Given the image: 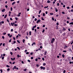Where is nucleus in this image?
<instances>
[{"mask_svg": "<svg viewBox=\"0 0 73 73\" xmlns=\"http://www.w3.org/2000/svg\"><path fill=\"white\" fill-rule=\"evenodd\" d=\"M6 33H3V35H6Z\"/></svg>", "mask_w": 73, "mask_h": 73, "instance_id": "obj_25", "label": "nucleus"}, {"mask_svg": "<svg viewBox=\"0 0 73 73\" xmlns=\"http://www.w3.org/2000/svg\"><path fill=\"white\" fill-rule=\"evenodd\" d=\"M28 62H31V60H28Z\"/></svg>", "mask_w": 73, "mask_h": 73, "instance_id": "obj_43", "label": "nucleus"}, {"mask_svg": "<svg viewBox=\"0 0 73 73\" xmlns=\"http://www.w3.org/2000/svg\"><path fill=\"white\" fill-rule=\"evenodd\" d=\"M0 70L1 71V72L3 73V70Z\"/></svg>", "mask_w": 73, "mask_h": 73, "instance_id": "obj_56", "label": "nucleus"}, {"mask_svg": "<svg viewBox=\"0 0 73 73\" xmlns=\"http://www.w3.org/2000/svg\"><path fill=\"white\" fill-rule=\"evenodd\" d=\"M7 22H8V23H9V20L7 19Z\"/></svg>", "mask_w": 73, "mask_h": 73, "instance_id": "obj_54", "label": "nucleus"}, {"mask_svg": "<svg viewBox=\"0 0 73 73\" xmlns=\"http://www.w3.org/2000/svg\"><path fill=\"white\" fill-rule=\"evenodd\" d=\"M55 9L56 12H58V9H57V8H55Z\"/></svg>", "mask_w": 73, "mask_h": 73, "instance_id": "obj_10", "label": "nucleus"}, {"mask_svg": "<svg viewBox=\"0 0 73 73\" xmlns=\"http://www.w3.org/2000/svg\"><path fill=\"white\" fill-rule=\"evenodd\" d=\"M66 30V29H65L64 28H63L62 30V31L63 32H65V31Z\"/></svg>", "mask_w": 73, "mask_h": 73, "instance_id": "obj_6", "label": "nucleus"}, {"mask_svg": "<svg viewBox=\"0 0 73 73\" xmlns=\"http://www.w3.org/2000/svg\"><path fill=\"white\" fill-rule=\"evenodd\" d=\"M12 9H13V8L12 7H11V11H12Z\"/></svg>", "mask_w": 73, "mask_h": 73, "instance_id": "obj_33", "label": "nucleus"}, {"mask_svg": "<svg viewBox=\"0 0 73 73\" xmlns=\"http://www.w3.org/2000/svg\"><path fill=\"white\" fill-rule=\"evenodd\" d=\"M63 52L66 53V52L67 51L66 50H63Z\"/></svg>", "mask_w": 73, "mask_h": 73, "instance_id": "obj_37", "label": "nucleus"}, {"mask_svg": "<svg viewBox=\"0 0 73 73\" xmlns=\"http://www.w3.org/2000/svg\"><path fill=\"white\" fill-rule=\"evenodd\" d=\"M4 11H5V9H4L2 10V12H4Z\"/></svg>", "mask_w": 73, "mask_h": 73, "instance_id": "obj_8", "label": "nucleus"}, {"mask_svg": "<svg viewBox=\"0 0 73 73\" xmlns=\"http://www.w3.org/2000/svg\"><path fill=\"white\" fill-rule=\"evenodd\" d=\"M40 69H43V70H45V67H44L42 66H40Z\"/></svg>", "mask_w": 73, "mask_h": 73, "instance_id": "obj_2", "label": "nucleus"}, {"mask_svg": "<svg viewBox=\"0 0 73 73\" xmlns=\"http://www.w3.org/2000/svg\"><path fill=\"white\" fill-rule=\"evenodd\" d=\"M24 71L26 72L27 71V69L25 68L24 70Z\"/></svg>", "mask_w": 73, "mask_h": 73, "instance_id": "obj_29", "label": "nucleus"}, {"mask_svg": "<svg viewBox=\"0 0 73 73\" xmlns=\"http://www.w3.org/2000/svg\"><path fill=\"white\" fill-rule=\"evenodd\" d=\"M17 57H18V58H19V57H20V56L19 55H17Z\"/></svg>", "mask_w": 73, "mask_h": 73, "instance_id": "obj_21", "label": "nucleus"}, {"mask_svg": "<svg viewBox=\"0 0 73 73\" xmlns=\"http://www.w3.org/2000/svg\"><path fill=\"white\" fill-rule=\"evenodd\" d=\"M6 67H7V68H9V67H10V66H8V65H6Z\"/></svg>", "mask_w": 73, "mask_h": 73, "instance_id": "obj_19", "label": "nucleus"}, {"mask_svg": "<svg viewBox=\"0 0 73 73\" xmlns=\"http://www.w3.org/2000/svg\"><path fill=\"white\" fill-rule=\"evenodd\" d=\"M46 63H44L43 64V66H45V65H46Z\"/></svg>", "mask_w": 73, "mask_h": 73, "instance_id": "obj_18", "label": "nucleus"}, {"mask_svg": "<svg viewBox=\"0 0 73 73\" xmlns=\"http://www.w3.org/2000/svg\"><path fill=\"white\" fill-rule=\"evenodd\" d=\"M25 39H23V43H24V42H25Z\"/></svg>", "mask_w": 73, "mask_h": 73, "instance_id": "obj_15", "label": "nucleus"}, {"mask_svg": "<svg viewBox=\"0 0 73 73\" xmlns=\"http://www.w3.org/2000/svg\"><path fill=\"white\" fill-rule=\"evenodd\" d=\"M11 40H12V39H10V40H9V42H11Z\"/></svg>", "mask_w": 73, "mask_h": 73, "instance_id": "obj_40", "label": "nucleus"}, {"mask_svg": "<svg viewBox=\"0 0 73 73\" xmlns=\"http://www.w3.org/2000/svg\"><path fill=\"white\" fill-rule=\"evenodd\" d=\"M16 41H14V42H11V44H12V45H13V44H15L16 43Z\"/></svg>", "mask_w": 73, "mask_h": 73, "instance_id": "obj_4", "label": "nucleus"}, {"mask_svg": "<svg viewBox=\"0 0 73 73\" xmlns=\"http://www.w3.org/2000/svg\"><path fill=\"white\" fill-rule=\"evenodd\" d=\"M67 9H69V8H70V7H67Z\"/></svg>", "mask_w": 73, "mask_h": 73, "instance_id": "obj_51", "label": "nucleus"}, {"mask_svg": "<svg viewBox=\"0 0 73 73\" xmlns=\"http://www.w3.org/2000/svg\"><path fill=\"white\" fill-rule=\"evenodd\" d=\"M62 14H65V12L63 11L62 12Z\"/></svg>", "mask_w": 73, "mask_h": 73, "instance_id": "obj_53", "label": "nucleus"}, {"mask_svg": "<svg viewBox=\"0 0 73 73\" xmlns=\"http://www.w3.org/2000/svg\"><path fill=\"white\" fill-rule=\"evenodd\" d=\"M5 7L6 8H8V6L7 5H6L5 6Z\"/></svg>", "mask_w": 73, "mask_h": 73, "instance_id": "obj_49", "label": "nucleus"}, {"mask_svg": "<svg viewBox=\"0 0 73 73\" xmlns=\"http://www.w3.org/2000/svg\"><path fill=\"white\" fill-rule=\"evenodd\" d=\"M7 15H5V16L4 17V18L5 19L7 18Z\"/></svg>", "mask_w": 73, "mask_h": 73, "instance_id": "obj_12", "label": "nucleus"}, {"mask_svg": "<svg viewBox=\"0 0 73 73\" xmlns=\"http://www.w3.org/2000/svg\"><path fill=\"white\" fill-rule=\"evenodd\" d=\"M56 25L57 26H58L59 25V23H58L57 22L56 23Z\"/></svg>", "mask_w": 73, "mask_h": 73, "instance_id": "obj_34", "label": "nucleus"}, {"mask_svg": "<svg viewBox=\"0 0 73 73\" xmlns=\"http://www.w3.org/2000/svg\"><path fill=\"white\" fill-rule=\"evenodd\" d=\"M68 48V45H65L64 47V49H66Z\"/></svg>", "mask_w": 73, "mask_h": 73, "instance_id": "obj_3", "label": "nucleus"}, {"mask_svg": "<svg viewBox=\"0 0 73 73\" xmlns=\"http://www.w3.org/2000/svg\"><path fill=\"white\" fill-rule=\"evenodd\" d=\"M33 45H36V43L35 42H34L32 44V46H33Z\"/></svg>", "mask_w": 73, "mask_h": 73, "instance_id": "obj_11", "label": "nucleus"}, {"mask_svg": "<svg viewBox=\"0 0 73 73\" xmlns=\"http://www.w3.org/2000/svg\"><path fill=\"white\" fill-rule=\"evenodd\" d=\"M15 19L16 20H17V21L18 20V18H17V17H15Z\"/></svg>", "mask_w": 73, "mask_h": 73, "instance_id": "obj_14", "label": "nucleus"}, {"mask_svg": "<svg viewBox=\"0 0 73 73\" xmlns=\"http://www.w3.org/2000/svg\"><path fill=\"white\" fill-rule=\"evenodd\" d=\"M13 29H11V32H13Z\"/></svg>", "mask_w": 73, "mask_h": 73, "instance_id": "obj_39", "label": "nucleus"}, {"mask_svg": "<svg viewBox=\"0 0 73 73\" xmlns=\"http://www.w3.org/2000/svg\"><path fill=\"white\" fill-rule=\"evenodd\" d=\"M16 66H14V68L15 69H16Z\"/></svg>", "mask_w": 73, "mask_h": 73, "instance_id": "obj_24", "label": "nucleus"}, {"mask_svg": "<svg viewBox=\"0 0 73 73\" xmlns=\"http://www.w3.org/2000/svg\"><path fill=\"white\" fill-rule=\"evenodd\" d=\"M48 8V6H47V7H44V8Z\"/></svg>", "mask_w": 73, "mask_h": 73, "instance_id": "obj_30", "label": "nucleus"}, {"mask_svg": "<svg viewBox=\"0 0 73 73\" xmlns=\"http://www.w3.org/2000/svg\"><path fill=\"white\" fill-rule=\"evenodd\" d=\"M36 66L37 67H39L40 66L39 65V64H36Z\"/></svg>", "mask_w": 73, "mask_h": 73, "instance_id": "obj_17", "label": "nucleus"}, {"mask_svg": "<svg viewBox=\"0 0 73 73\" xmlns=\"http://www.w3.org/2000/svg\"><path fill=\"white\" fill-rule=\"evenodd\" d=\"M55 41V39L54 38H52V39L51 40V43H53Z\"/></svg>", "mask_w": 73, "mask_h": 73, "instance_id": "obj_1", "label": "nucleus"}, {"mask_svg": "<svg viewBox=\"0 0 73 73\" xmlns=\"http://www.w3.org/2000/svg\"><path fill=\"white\" fill-rule=\"evenodd\" d=\"M36 31H37V30L36 29H35V33H36V32H37Z\"/></svg>", "mask_w": 73, "mask_h": 73, "instance_id": "obj_31", "label": "nucleus"}, {"mask_svg": "<svg viewBox=\"0 0 73 73\" xmlns=\"http://www.w3.org/2000/svg\"><path fill=\"white\" fill-rule=\"evenodd\" d=\"M62 57H63V58H64V57H65V56L64 54H62Z\"/></svg>", "mask_w": 73, "mask_h": 73, "instance_id": "obj_35", "label": "nucleus"}, {"mask_svg": "<svg viewBox=\"0 0 73 73\" xmlns=\"http://www.w3.org/2000/svg\"><path fill=\"white\" fill-rule=\"evenodd\" d=\"M45 13H43V16H45Z\"/></svg>", "mask_w": 73, "mask_h": 73, "instance_id": "obj_50", "label": "nucleus"}, {"mask_svg": "<svg viewBox=\"0 0 73 73\" xmlns=\"http://www.w3.org/2000/svg\"><path fill=\"white\" fill-rule=\"evenodd\" d=\"M14 26H15V27H17V25L16 24H15L14 25Z\"/></svg>", "mask_w": 73, "mask_h": 73, "instance_id": "obj_44", "label": "nucleus"}, {"mask_svg": "<svg viewBox=\"0 0 73 73\" xmlns=\"http://www.w3.org/2000/svg\"><path fill=\"white\" fill-rule=\"evenodd\" d=\"M12 35H10V36H9V38H11V37H12Z\"/></svg>", "mask_w": 73, "mask_h": 73, "instance_id": "obj_36", "label": "nucleus"}, {"mask_svg": "<svg viewBox=\"0 0 73 73\" xmlns=\"http://www.w3.org/2000/svg\"><path fill=\"white\" fill-rule=\"evenodd\" d=\"M36 25L34 26L33 27L34 28H36Z\"/></svg>", "mask_w": 73, "mask_h": 73, "instance_id": "obj_26", "label": "nucleus"}, {"mask_svg": "<svg viewBox=\"0 0 73 73\" xmlns=\"http://www.w3.org/2000/svg\"><path fill=\"white\" fill-rule=\"evenodd\" d=\"M17 42H18L19 43V44H20V42L19 41V40H17Z\"/></svg>", "mask_w": 73, "mask_h": 73, "instance_id": "obj_28", "label": "nucleus"}, {"mask_svg": "<svg viewBox=\"0 0 73 73\" xmlns=\"http://www.w3.org/2000/svg\"><path fill=\"white\" fill-rule=\"evenodd\" d=\"M11 25L12 26H13V25H14L13 24V23H11Z\"/></svg>", "mask_w": 73, "mask_h": 73, "instance_id": "obj_45", "label": "nucleus"}, {"mask_svg": "<svg viewBox=\"0 0 73 73\" xmlns=\"http://www.w3.org/2000/svg\"><path fill=\"white\" fill-rule=\"evenodd\" d=\"M66 72V70H64V71H63V73H65Z\"/></svg>", "mask_w": 73, "mask_h": 73, "instance_id": "obj_62", "label": "nucleus"}, {"mask_svg": "<svg viewBox=\"0 0 73 73\" xmlns=\"http://www.w3.org/2000/svg\"><path fill=\"white\" fill-rule=\"evenodd\" d=\"M41 12V10H40L39 11V14H40V13Z\"/></svg>", "mask_w": 73, "mask_h": 73, "instance_id": "obj_23", "label": "nucleus"}, {"mask_svg": "<svg viewBox=\"0 0 73 73\" xmlns=\"http://www.w3.org/2000/svg\"><path fill=\"white\" fill-rule=\"evenodd\" d=\"M7 35H8V36H10V34H7Z\"/></svg>", "mask_w": 73, "mask_h": 73, "instance_id": "obj_63", "label": "nucleus"}, {"mask_svg": "<svg viewBox=\"0 0 73 73\" xmlns=\"http://www.w3.org/2000/svg\"><path fill=\"white\" fill-rule=\"evenodd\" d=\"M41 19H42V20H43V21L44 20V19L42 17L41 18Z\"/></svg>", "mask_w": 73, "mask_h": 73, "instance_id": "obj_38", "label": "nucleus"}, {"mask_svg": "<svg viewBox=\"0 0 73 73\" xmlns=\"http://www.w3.org/2000/svg\"><path fill=\"white\" fill-rule=\"evenodd\" d=\"M47 3H50V1H49V0H48V1H47Z\"/></svg>", "mask_w": 73, "mask_h": 73, "instance_id": "obj_60", "label": "nucleus"}, {"mask_svg": "<svg viewBox=\"0 0 73 73\" xmlns=\"http://www.w3.org/2000/svg\"><path fill=\"white\" fill-rule=\"evenodd\" d=\"M50 15H53V13H50Z\"/></svg>", "mask_w": 73, "mask_h": 73, "instance_id": "obj_16", "label": "nucleus"}, {"mask_svg": "<svg viewBox=\"0 0 73 73\" xmlns=\"http://www.w3.org/2000/svg\"><path fill=\"white\" fill-rule=\"evenodd\" d=\"M35 61H38V59L37 58L36 59Z\"/></svg>", "mask_w": 73, "mask_h": 73, "instance_id": "obj_58", "label": "nucleus"}, {"mask_svg": "<svg viewBox=\"0 0 73 73\" xmlns=\"http://www.w3.org/2000/svg\"><path fill=\"white\" fill-rule=\"evenodd\" d=\"M29 35L31 36V31H30L29 32Z\"/></svg>", "mask_w": 73, "mask_h": 73, "instance_id": "obj_20", "label": "nucleus"}, {"mask_svg": "<svg viewBox=\"0 0 73 73\" xmlns=\"http://www.w3.org/2000/svg\"><path fill=\"white\" fill-rule=\"evenodd\" d=\"M15 3H16V2H15V1H14L13 2V3H12V5H14V4H15Z\"/></svg>", "mask_w": 73, "mask_h": 73, "instance_id": "obj_9", "label": "nucleus"}, {"mask_svg": "<svg viewBox=\"0 0 73 73\" xmlns=\"http://www.w3.org/2000/svg\"><path fill=\"white\" fill-rule=\"evenodd\" d=\"M4 57L3 56V57L2 58V60H4Z\"/></svg>", "mask_w": 73, "mask_h": 73, "instance_id": "obj_48", "label": "nucleus"}, {"mask_svg": "<svg viewBox=\"0 0 73 73\" xmlns=\"http://www.w3.org/2000/svg\"><path fill=\"white\" fill-rule=\"evenodd\" d=\"M17 48H18V50H20V48L19 47H17Z\"/></svg>", "mask_w": 73, "mask_h": 73, "instance_id": "obj_22", "label": "nucleus"}, {"mask_svg": "<svg viewBox=\"0 0 73 73\" xmlns=\"http://www.w3.org/2000/svg\"><path fill=\"white\" fill-rule=\"evenodd\" d=\"M41 21V20L40 19H39L38 20H37L36 21V23L38 24L39 23H40Z\"/></svg>", "mask_w": 73, "mask_h": 73, "instance_id": "obj_5", "label": "nucleus"}, {"mask_svg": "<svg viewBox=\"0 0 73 73\" xmlns=\"http://www.w3.org/2000/svg\"><path fill=\"white\" fill-rule=\"evenodd\" d=\"M32 31H34V30H35V29H34V28L33 27V28L32 29Z\"/></svg>", "mask_w": 73, "mask_h": 73, "instance_id": "obj_59", "label": "nucleus"}, {"mask_svg": "<svg viewBox=\"0 0 73 73\" xmlns=\"http://www.w3.org/2000/svg\"><path fill=\"white\" fill-rule=\"evenodd\" d=\"M73 41H72V42H71V45H72V44H73Z\"/></svg>", "mask_w": 73, "mask_h": 73, "instance_id": "obj_64", "label": "nucleus"}, {"mask_svg": "<svg viewBox=\"0 0 73 73\" xmlns=\"http://www.w3.org/2000/svg\"><path fill=\"white\" fill-rule=\"evenodd\" d=\"M44 32H45V30L43 29L42 31V33H44Z\"/></svg>", "mask_w": 73, "mask_h": 73, "instance_id": "obj_42", "label": "nucleus"}, {"mask_svg": "<svg viewBox=\"0 0 73 73\" xmlns=\"http://www.w3.org/2000/svg\"><path fill=\"white\" fill-rule=\"evenodd\" d=\"M3 44V43H1L0 44V46H1Z\"/></svg>", "mask_w": 73, "mask_h": 73, "instance_id": "obj_61", "label": "nucleus"}, {"mask_svg": "<svg viewBox=\"0 0 73 73\" xmlns=\"http://www.w3.org/2000/svg\"><path fill=\"white\" fill-rule=\"evenodd\" d=\"M70 25H73V22H71L69 23Z\"/></svg>", "mask_w": 73, "mask_h": 73, "instance_id": "obj_13", "label": "nucleus"}, {"mask_svg": "<svg viewBox=\"0 0 73 73\" xmlns=\"http://www.w3.org/2000/svg\"><path fill=\"white\" fill-rule=\"evenodd\" d=\"M44 53V55H46V54H47V51H45Z\"/></svg>", "mask_w": 73, "mask_h": 73, "instance_id": "obj_7", "label": "nucleus"}, {"mask_svg": "<svg viewBox=\"0 0 73 73\" xmlns=\"http://www.w3.org/2000/svg\"><path fill=\"white\" fill-rule=\"evenodd\" d=\"M10 54H11V56H12V55H13V53H12V52H10Z\"/></svg>", "mask_w": 73, "mask_h": 73, "instance_id": "obj_47", "label": "nucleus"}, {"mask_svg": "<svg viewBox=\"0 0 73 73\" xmlns=\"http://www.w3.org/2000/svg\"><path fill=\"white\" fill-rule=\"evenodd\" d=\"M31 60H33V57H31Z\"/></svg>", "mask_w": 73, "mask_h": 73, "instance_id": "obj_57", "label": "nucleus"}, {"mask_svg": "<svg viewBox=\"0 0 73 73\" xmlns=\"http://www.w3.org/2000/svg\"><path fill=\"white\" fill-rule=\"evenodd\" d=\"M10 20H11V21H12V20H13L12 18H10Z\"/></svg>", "mask_w": 73, "mask_h": 73, "instance_id": "obj_52", "label": "nucleus"}, {"mask_svg": "<svg viewBox=\"0 0 73 73\" xmlns=\"http://www.w3.org/2000/svg\"><path fill=\"white\" fill-rule=\"evenodd\" d=\"M52 20H53V21H54V18H53V17H52Z\"/></svg>", "mask_w": 73, "mask_h": 73, "instance_id": "obj_27", "label": "nucleus"}, {"mask_svg": "<svg viewBox=\"0 0 73 73\" xmlns=\"http://www.w3.org/2000/svg\"><path fill=\"white\" fill-rule=\"evenodd\" d=\"M7 71H9L10 70V69L9 68H8L7 69Z\"/></svg>", "mask_w": 73, "mask_h": 73, "instance_id": "obj_32", "label": "nucleus"}, {"mask_svg": "<svg viewBox=\"0 0 73 73\" xmlns=\"http://www.w3.org/2000/svg\"><path fill=\"white\" fill-rule=\"evenodd\" d=\"M60 4H59V3H58L57 4V5L58 7Z\"/></svg>", "mask_w": 73, "mask_h": 73, "instance_id": "obj_46", "label": "nucleus"}, {"mask_svg": "<svg viewBox=\"0 0 73 73\" xmlns=\"http://www.w3.org/2000/svg\"><path fill=\"white\" fill-rule=\"evenodd\" d=\"M42 60H43V61H44V58H42Z\"/></svg>", "mask_w": 73, "mask_h": 73, "instance_id": "obj_55", "label": "nucleus"}, {"mask_svg": "<svg viewBox=\"0 0 73 73\" xmlns=\"http://www.w3.org/2000/svg\"><path fill=\"white\" fill-rule=\"evenodd\" d=\"M37 19L36 18H35V21H37Z\"/></svg>", "mask_w": 73, "mask_h": 73, "instance_id": "obj_41", "label": "nucleus"}]
</instances>
